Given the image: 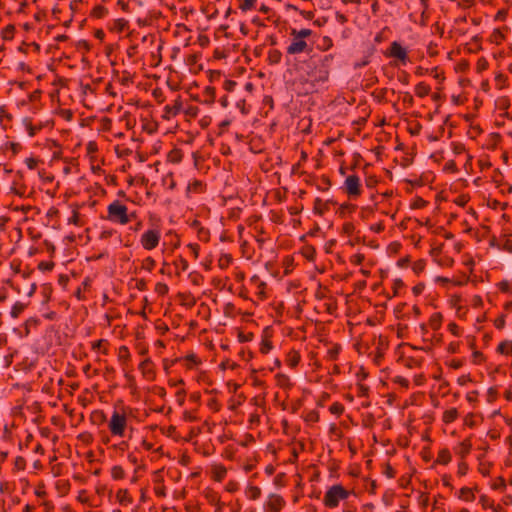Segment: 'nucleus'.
Returning <instances> with one entry per match:
<instances>
[{
	"label": "nucleus",
	"mask_w": 512,
	"mask_h": 512,
	"mask_svg": "<svg viewBox=\"0 0 512 512\" xmlns=\"http://www.w3.org/2000/svg\"><path fill=\"white\" fill-rule=\"evenodd\" d=\"M107 345H108V341L106 339H99L92 343V349L96 350V349L103 348V353L107 354Z\"/></svg>",
	"instance_id": "obj_48"
},
{
	"label": "nucleus",
	"mask_w": 512,
	"mask_h": 512,
	"mask_svg": "<svg viewBox=\"0 0 512 512\" xmlns=\"http://www.w3.org/2000/svg\"><path fill=\"white\" fill-rule=\"evenodd\" d=\"M90 420L95 425H103L107 421L106 414L102 410H95L90 415Z\"/></svg>",
	"instance_id": "obj_17"
},
{
	"label": "nucleus",
	"mask_w": 512,
	"mask_h": 512,
	"mask_svg": "<svg viewBox=\"0 0 512 512\" xmlns=\"http://www.w3.org/2000/svg\"><path fill=\"white\" fill-rule=\"evenodd\" d=\"M329 411L337 416H340L344 412V405L340 402H334L330 407Z\"/></svg>",
	"instance_id": "obj_47"
},
{
	"label": "nucleus",
	"mask_w": 512,
	"mask_h": 512,
	"mask_svg": "<svg viewBox=\"0 0 512 512\" xmlns=\"http://www.w3.org/2000/svg\"><path fill=\"white\" fill-rule=\"evenodd\" d=\"M425 266H426V262L425 260L423 259H419L417 261L414 262L413 266H412V270L416 273V274H419L421 272L424 271L425 269Z\"/></svg>",
	"instance_id": "obj_50"
},
{
	"label": "nucleus",
	"mask_w": 512,
	"mask_h": 512,
	"mask_svg": "<svg viewBox=\"0 0 512 512\" xmlns=\"http://www.w3.org/2000/svg\"><path fill=\"white\" fill-rule=\"evenodd\" d=\"M479 501L484 509L494 508V502L487 495H481Z\"/></svg>",
	"instance_id": "obj_52"
},
{
	"label": "nucleus",
	"mask_w": 512,
	"mask_h": 512,
	"mask_svg": "<svg viewBox=\"0 0 512 512\" xmlns=\"http://www.w3.org/2000/svg\"><path fill=\"white\" fill-rule=\"evenodd\" d=\"M160 238H161L160 230L149 229L142 234V236L140 238V243H141V246L143 247V249L150 251V250L155 249L159 245Z\"/></svg>",
	"instance_id": "obj_5"
},
{
	"label": "nucleus",
	"mask_w": 512,
	"mask_h": 512,
	"mask_svg": "<svg viewBox=\"0 0 512 512\" xmlns=\"http://www.w3.org/2000/svg\"><path fill=\"white\" fill-rule=\"evenodd\" d=\"M349 494V491L346 490L342 485H333L326 491L323 503L328 508H335L339 505L341 500L347 499Z\"/></svg>",
	"instance_id": "obj_3"
},
{
	"label": "nucleus",
	"mask_w": 512,
	"mask_h": 512,
	"mask_svg": "<svg viewBox=\"0 0 512 512\" xmlns=\"http://www.w3.org/2000/svg\"><path fill=\"white\" fill-rule=\"evenodd\" d=\"M312 33L313 32L310 29L304 28V29L297 30V29L293 28L290 31V36L305 40L306 38L310 37L312 35Z\"/></svg>",
	"instance_id": "obj_28"
},
{
	"label": "nucleus",
	"mask_w": 512,
	"mask_h": 512,
	"mask_svg": "<svg viewBox=\"0 0 512 512\" xmlns=\"http://www.w3.org/2000/svg\"><path fill=\"white\" fill-rule=\"evenodd\" d=\"M15 27L12 24L7 25L2 30V37L5 40H11L14 37Z\"/></svg>",
	"instance_id": "obj_46"
},
{
	"label": "nucleus",
	"mask_w": 512,
	"mask_h": 512,
	"mask_svg": "<svg viewBox=\"0 0 512 512\" xmlns=\"http://www.w3.org/2000/svg\"><path fill=\"white\" fill-rule=\"evenodd\" d=\"M336 204H337V202L332 199L323 201L321 198H316L314 200L313 211L315 214H318L319 216H323L326 212H328L330 210L331 205H336Z\"/></svg>",
	"instance_id": "obj_10"
},
{
	"label": "nucleus",
	"mask_w": 512,
	"mask_h": 512,
	"mask_svg": "<svg viewBox=\"0 0 512 512\" xmlns=\"http://www.w3.org/2000/svg\"><path fill=\"white\" fill-rule=\"evenodd\" d=\"M54 268L53 262L42 261L38 264V269L42 271H51Z\"/></svg>",
	"instance_id": "obj_62"
},
{
	"label": "nucleus",
	"mask_w": 512,
	"mask_h": 512,
	"mask_svg": "<svg viewBox=\"0 0 512 512\" xmlns=\"http://www.w3.org/2000/svg\"><path fill=\"white\" fill-rule=\"evenodd\" d=\"M127 24L128 21L123 18L116 19L114 20L112 30L122 32L126 28Z\"/></svg>",
	"instance_id": "obj_43"
},
{
	"label": "nucleus",
	"mask_w": 512,
	"mask_h": 512,
	"mask_svg": "<svg viewBox=\"0 0 512 512\" xmlns=\"http://www.w3.org/2000/svg\"><path fill=\"white\" fill-rule=\"evenodd\" d=\"M257 0H241L239 4V9L243 12H247L256 7Z\"/></svg>",
	"instance_id": "obj_37"
},
{
	"label": "nucleus",
	"mask_w": 512,
	"mask_h": 512,
	"mask_svg": "<svg viewBox=\"0 0 512 512\" xmlns=\"http://www.w3.org/2000/svg\"><path fill=\"white\" fill-rule=\"evenodd\" d=\"M139 370L141 371L142 375L149 379V380H152L154 378V369H153V362L147 358L145 360H143L140 364H139Z\"/></svg>",
	"instance_id": "obj_11"
},
{
	"label": "nucleus",
	"mask_w": 512,
	"mask_h": 512,
	"mask_svg": "<svg viewBox=\"0 0 512 512\" xmlns=\"http://www.w3.org/2000/svg\"><path fill=\"white\" fill-rule=\"evenodd\" d=\"M308 50V43L304 39L292 37L291 43L286 49L287 54L296 55Z\"/></svg>",
	"instance_id": "obj_9"
},
{
	"label": "nucleus",
	"mask_w": 512,
	"mask_h": 512,
	"mask_svg": "<svg viewBox=\"0 0 512 512\" xmlns=\"http://www.w3.org/2000/svg\"><path fill=\"white\" fill-rule=\"evenodd\" d=\"M215 88L212 87V86H207L204 91H203V94L205 96V101L206 102H209V103H213L214 102V99H215Z\"/></svg>",
	"instance_id": "obj_44"
},
{
	"label": "nucleus",
	"mask_w": 512,
	"mask_h": 512,
	"mask_svg": "<svg viewBox=\"0 0 512 512\" xmlns=\"http://www.w3.org/2000/svg\"><path fill=\"white\" fill-rule=\"evenodd\" d=\"M493 490H504L506 488L505 479L499 476L496 481L491 485Z\"/></svg>",
	"instance_id": "obj_53"
},
{
	"label": "nucleus",
	"mask_w": 512,
	"mask_h": 512,
	"mask_svg": "<svg viewBox=\"0 0 512 512\" xmlns=\"http://www.w3.org/2000/svg\"><path fill=\"white\" fill-rule=\"evenodd\" d=\"M468 469H469L468 464H467L465 461H462V462H460V463L458 464V470H457V473H458V475H460V476H464V475H466V474H467Z\"/></svg>",
	"instance_id": "obj_63"
},
{
	"label": "nucleus",
	"mask_w": 512,
	"mask_h": 512,
	"mask_svg": "<svg viewBox=\"0 0 512 512\" xmlns=\"http://www.w3.org/2000/svg\"><path fill=\"white\" fill-rule=\"evenodd\" d=\"M208 502L212 505L217 506V510H221L223 507V503H221L219 496L214 492H208L205 495Z\"/></svg>",
	"instance_id": "obj_32"
},
{
	"label": "nucleus",
	"mask_w": 512,
	"mask_h": 512,
	"mask_svg": "<svg viewBox=\"0 0 512 512\" xmlns=\"http://www.w3.org/2000/svg\"><path fill=\"white\" fill-rule=\"evenodd\" d=\"M182 109V101L181 98L178 97L172 105H166L165 110V117L169 119L170 117L176 116Z\"/></svg>",
	"instance_id": "obj_12"
},
{
	"label": "nucleus",
	"mask_w": 512,
	"mask_h": 512,
	"mask_svg": "<svg viewBox=\"0 0 512 512\" xmlns=\"http://www.w3.org/2000/svg\"><path fill=\"white\" fill-rule=\"evenodd\" d=\"M301 355L298 350L292 349L290 350L287 355L285 362L290 368H296L298 364L300 363Z\"/></svg>",
	"instance_id": "obj_14"
},
{
	"label": "nucleus",
	"mask_w": 512,
	"mask_h": 512,
	"mask_svg": "<svg viewBox=\"0 0 512 512\" xmlns=\"http://www.w3.org/2000/svg\"><path fill=\"white\" fill-rule=\"evenodd\" d=\"M272 341L268 337H264L260 344V352L267 354L272 349Z\"/></svg>",
	"instance_id": "obj_42"
},
{
	"label": "nucleus",
	"mask_w": 512,
	"mask_h": 512,
	"mask_svg": "<svg viewBox=\"0 0 512 512\" xmlns=\"http://www.w3.org/2000/svg\"><path fill=\"white\" fill-rule=\"evenodd\" d=\"M357 395L359 397H368L369 395V387L362 383H357Z\"/></svg>",
	"instance_id": "obj_54"
},
{
	"label": "nucleus",
	"mask_w": 512,
	"mask_h": 512,
	"mask_svg": "<svg viewBox=\"0 0 512 512\" xmlns=\"http://www.w3.org/2000/svg\"><path fill=\"white\" fill-rule=\"evenodd\" d=\"M276 384L280 388L290 389L292 387V383L290 378L283 373H278L275 375Z\"/></svg>",
	"instance_id": "obj_18"
},
{
	"label": "nucleus",
	"mask_w": 512,
	"mask_h": 512,
	"mask_svg": "<svg viewBox=\"0 0 512 512\" xmlns=\"http://www.w3.org/2000/svg\"><path fill=\"white\" fill-rule=\"evenodd\" d=\"M237 85V82L234 80L226 79L223 83V88L227 92H231L234 90L235 86Z\"/></svg>",
	"instance_id": "obj_59"
},
{
	"label": "nucleus",
	"mask_w": 512,
	"mask_h": 512,
	"mask_svg": "<svg viewBox=\"0 0 512 512\" xmlns=\"http://www.w3.org/2000/svg\"><path fill=\"white\" fill-rule=\"evenodd\" d=\"M205 190V184L201 180H193L190 182L186 189V194L189 197L191 193L200 194Z\"/></svg>",
	"instance_id": "obj_15"
},
{
	"label": "nucleus",
	"mask_w": 512,
	"mask_h": 512,
	"mask_svg": "<svg viewBox=\"0 0 512 512\" xmlns=\"http://www.w3.org/2000/svg\"><path fill=\"white\" fill-rule=\"evenodd\" d=\"M246 496L251 500H257L261 496V489L258 486L249 485L245 491Z\"/></svg>",
	"instance_id": "obj_27"
},
{
	"label": "nucleus",
	"mask_w": 512,
	"mask_h": 512,
	"mask_svg": "<svg viewBox=\"0 0 512 512\" xmlns=\"http://www.w3.org/2000/svg\"><path fill=\"white\" fill-rule=\"evenodd\" d=\"M344 188L346 193L351 198H357L361 195L360 178L353 174L349 175L344 181Z\"/></svg>",
	"instance_id": "obj_6"
},
{
	"label": "nucleus",
	"mask_w": 512,
	"mask_h": 512,
	"mask_svg": "<svg viewBox=\"0 0 512 512\" xmlns=\"http://www.w3.org/2000/svg\"><path fill=\"white\" fill-rule=\"evenodd\" d=\"M231 261H232L231 255L225 254L218 261L219 267L224 269V268L228 267V265L231 263Z\"/></svg>",
	"instance_id": "obj_56"
},
{
	"label": "nucleus",
	"mask_w": 512,
	"mask_h": 512,
	"mask_svg": "<svg viewBox=\"0 0 512 512\" xmlns=\"http://www.w3.org/2000/svg\"><path fill=\"white\" fill-rule=\"evenodd\" d=\"M23 123H24V125H25V127H26V129H27V131H28V135H29L30 137H34V136H35V134H36V132H37L38 130H40V127H35V126L32 124V122H31V120H30L29 118H25V119L23 120Z\"/></svg>",
	"instance_id": "obj_41"
},
{
	"label": "nucleus",
	"mask_w": 512,
	"mask_h": 512,
	"mask_svg": "<svg viewBox=\"0 0 512 512\" xmlns=\"http://www.w3.org/2000/svg\"><path fill=\"white\" fill-rule=\"evenodd\" d=\"M285 503L286 502L281 495L272 493L268 496V500L265 503V509L269 512H280L285 506Z\"/></svg>",
	"instance_id": "obj_8"
},
{
	"label": "nucleus",
	"mask_w": 512,
	"mask_h": 512,
	"mask_svg": "<svg viewBox=\"0 0 512 512\" xmlns=\"http://www.w3.org/2000/svg\"><path fill=\"white\" fill-rule=\"evenodd\" d=\"M208 407L212 409L214 412H218L221 408L220 403L217 401L216 398H212L208 401Z\"/></svg>",
	"instance_id": "obj_64"
},
{
	"label": "nucleus",
	"mask_w": 512,
	"mask_h": 512,
	"mask_svg": "<svg viewBox=\"0 0 512 512\" xmlns=\"http://www.w3.org/2000/svg\"><path fill=\"white\" fill-rule=\"evenodd\" d=\"M472 443L469 439H465L458 444L455 448V453L461 457V459H465L466 456L471 452Z\"/></svg>",
	"instance_id": "obj_13"
},
{
	"label": "nucleus",
	"mask_w": 512,
	"mask_h": 512,
	"mask_svg": "<svg viewBox=\"0 0 512 512\" xmlns=\"http://www.w3.org/2000/svg\"><path fill=\"white\" fill-rule=\"evenodd\" d=\"M443 316L440 312H435L429 319V326L432 330H438L441 327Z\"/></svg>",
	"instance_id": "obj_22"
},
{
	"label": "nucleus",
	"mask_w": 512,
	"mask_h": 512,
	"mask_svg": "<svg viewBox=\"0 0 512 512\" xmlns=\"http://www.w3.org/2000/svg\"><path fill=\"white\" fill-rule=\"evenodd\" d=\"M457 417H458L457 409L451 408V409L444 411L442 420L444 423L449 424V423L454 422L457 419Z\"/></svg>",
	"instance_id": "obj_26"
},
{
	"label": "nucleus",
	"mask_w": 512,
	"mask_h": 512,
	"mask_svg": "<svg viewBox=\"0 0 512 512\" xmlns=\"http://www.w3.org/2000/svg\"><path fill=\"white\" fill-rule=\"evenodd\" d=\"M459 499L472 502L475 499V495L473 493V489L469 487H463L459 491Z\"/></svg>",
	"instance_id": "obj_24"
},
{
	"label": "nucleus",
	"mask_w": 512,
	"mask_h": 512,
	"mask_svg": "<svg viewBox=\"0 0 512 512\" xmlns=\"http://www.w3.org/2000/svg\"><path fill=\"white\" fill-rule=\"evenodd\" d=\"M282 53L278 49H271L268 51L267 61L270 65H276L281 62Z\"/></svg>",
	"instance_id": "obj_20"
},
{
	"label": "nucleus",
	"mask_w": 512,
	"mask_h": 512,
	"mask_svg": "<svg viewBox=\"0 0 512 512\" xmlns=\"http://www.w3.org/2000/svg\"><path fill=\"white\" fill-rule=\"evenodd\" d=\"M127 428V417L125 413L114 411L109 422L108 429L112 436L124 437Z\"/></svg>",
	"instance_id": "obj_4"
},
{
	"label": "nucleus",
	"mask_w": 512,
	"mask_h": 512,
	"mask_svg": "<svg viewBox=\"0 0 512 512\" xmlns=\"http://www.w3.org/2000/svg\"><path fill=\"white\" fill-rule=\"evenodd\" d=\"M169 291L167 284L158 282L155 285V292L160 296H165Z\"/></svg>",
	"instance_id": "obj_51"
},
{
	"label": "nucleus",
	"mask_w": 512,
	"mask_h": 512,
	"mask_svg": "<svg viewBox=\"0 0 512 512\" xmlns=\"http://www.w3.org/2000/svg\"><path fill=\"white\" fill-rule=\"evenodd\" d=\"M430 91V86L425 82H420L415 86V94L420 98L427 96L430 93Z\"/></svg>",
	"instance_id": "obj_25"
},
{
	"label": "nucleus",
	"mask_w": 512,
	"mask_h": 512,
	"mask_svg": "<svg viewBox=\"0 0 512 512\" xmlns=\"http://www.w3.org/2000/svg\"><path fill=\"white\" fill-rule=\"evenodd\" d=\"M91 286V280L89 277H86L83 282L81 283V286L77 288L74 295L78 300H84L85 296L83 295V291H86Z\"/></svg>",
	"instance_id": "obj_21"
},
{
	"label": "nucleus",
	"mask_w": 512,
	"mask_h": 512,
	"mask_svg": "<svg viewBox=\"0 0 512 512\" xmlns=\"http://www.w3.org/2000/svg\"><path fill=\"white\" fill-rule=\"evenodd\" d=\"M303 255L308 259V260H314L315 258V255H316V250L313 246H306L304 247L303 249Z\"/></svg>",
	"instance_id": "obj_55"
},
{
	"label": "nucleus",
	"mask_w": 512,
	"mask_h": 512,
	"mask_svg": "<svg viewBox=\"0 0 512 512\" xmlns=\"http://www.w3.org/2000/svg\"><path fill=\"white\" fill-rule=\"evenodd\" d=\"M451 461V453L449 449L443 448L438 452L435 463L447 465Z\"/></svg>",
	"instance_id": "obj_19"
},
{
	"label": "nucleus",
	"mask_w": 512,
	"mask_h": 512,
	"mask_svg": "<svg viewBox=\"0 0 512 512\" xmlns=\"http://www.w3.org/2000/svg\"><path fill=\"white\" fill-rule=\"evenodd\" d=\"M365 256L361 253H357L350 258V262L354 265H360L364 261Z\"/></svg>",
	"instance_id": "obj_60"
},
{
	"label": "nucleus",
	"mask_w": 512,
	"mask_h": 512,
	"mask_svg": "<svg viewBox=\"0 0 512 512\" xmlns=\"http://www.w3.org/2000/svg\"><path fill=\"white\" fill-rule=\"evenodd\" d=\"M341 351V345L340 344H333L331 348L327 351V359L330 361H335L338 359L339 353Z\"/></svg>",
	"instance_id": "obj_30"
},
{
	"label": "nucleus",
	"mask_w": 512,
	"mask_h": 512,
	"mask_svg": "<svg viewBox=\"0 0 512 512\" xmlns=\"http://www.w3.org/2000/svg\"><path fill=\"white\" fill-rule=\"evenodd\" d=\"M496 351L502 355H512V340L502 341Z\"/></svg>",
	"instance_id": "obj_23"
},
{
	"label": "nucleus",
	"mask_w": 512,
	"mask_h": 512,
	"mask_svg": "<svg viewBox=\"0 0 512 512\" xmlns=\"http://www.w3.org/2000/svg\"><path fill=\"white\" fill-rule=\"evenodd\" d=\"M331 186V180L328 176L322 175L320 178V182L316 184L318 190L326 191Z\"/></svg>",
	"instance_id": "obj_39"
},
{
	"label": "nucleus",
	"mask_w": 512,
	"mask_h": 512,
	"mask_svg": "<svg viewBox=\"0 0 512 512\" xmlns=\"http://www.w3.org/2000/svg\"><path fill=\"white\" fill-rule=\"evenodd\" d=\"M354 230L355 226L352 222H345L342 226V231L347 235L353 234Z\"/></svg>",
	"instance_id": "obj_58"
},
{
	"label": "nucleus",
	"mask_w": 512,
	"mask_h": 512,
	"mask_svg": "<svg viewBox=\"0 0 512 512\" xmlns=\"http://www.w3.org/2000/svg\"><path fill=\"white\" fill-rule=\"evenodd\" d=\"M130 351L128 349L127 346L125 345H122L119 347V351H118V359L119 361H122V362H128L130 360Z\"/></svg>",
	"instance_id": "obj_36"
},
{
	"label": "nucleus",
	"mask_w": 512,
	"mask_h": 512,
	"mask_svg": "<svg viewBox=\"0 0 512 512\" xmlns=\"http://www.w3.org/2000/svg\"><path fill=\"white\" fill-rule=\"evenodd\" d=\"M125 471L123 469L122 466L120 465H115L111 468V477L114 479V480H121V479H124L125 478Z\"/></svg>",
	"instance_id": "obj_34"
},
{
	"label": "nucleus",
	"mask_w": 512,
	"mask_h": 512,
	"mask_svg": "<svg viewBox=\"0 0 512 512\" xmlns=\"http://www.w3.org/2000/svg\"><path fill=\"white\" fill-rule=\"evenodd\" d=\"M116 498L118 502L124 506H128L133 502V499L127 489H119L116 493Z\"/></svg>",
	"instance_id": "obj_16"
},
{
	"label": "nucleus",
	"mask_w": 512,
	"mask_h": 512,
	"mask_svg": "<svg viewBox=\"0 0 512 512\" xmlns=\"http://www.w3.org/2000/svg\"><path fill=\"white\" fill-rule=\"evenodd\" d=\"M333 60L334 56L332 54L321 56L314 54L305 62L307 68V83L312 88L328 81Z\"/></svg>",
	"instance_id": "obj_1"
},
{
	"label": "nucleus",
	"mask_w": 512,
	"mask_h": 512,
	"mask_svg": "<svg viewBox=\"0 0 512 512\" xmlns=\"http://www.w3.org/2000/svg\"><path fill=\"white\" fill-rule=\"evenodd\" d=\"M107 219L125 225L131 221V216L128 214V208L119 200H115L107 207Z\"/></svg>",
	"instance_id": "obj_2"
},
{
	"label": "nucleus",
	"mask_w": 512,
	"mask_h": 512,
	"mask_svg": "<svg viewBox=\"0 0 512 512\" xmlns=\"http://www.w3.org/2000/svg\"><path fill=\"white\" fill-rule=\"evenodd\" d=\"M505 39V35L503 31L499 28H496L493 30L492 34L490 35V41L492 43H495L496 45H500Z\"/></svg>",
	"instance_id": "obj_29"
},
{
	"label": "nucleus",
	"mask_w": 512,
	"mask_h": 512,
	"mask_svg": "<svg viewBox=\"0 0 512 512\" xmlns=\"http://www.w3.org/2000/svg\"><path fill=\"white\" fill-rule=\"evenodd\" d=\"M155 265V260L152 257L148 256L142 262V269L151 272L154 269Z\"/></svg>",
	"instance_id": "obj_49"
},
{
	"label": "nucleus",
	"mask_w": 512,
	"mask_h": 512,
	"mask_svg": "<svg viewBox=\"0 0 512 512\" xmlns=\"http://www.w3.org/2000/svg\"><path fill=\"white\" fill-rule=\"evenodd\" d=\"M226 473V468L223 465H218L214 468V479L220 482L225 478Z\"/></svg>",
	"instance_id": "obj_40"
},
{
	"label": "nucleus",
	"mask_w": 512,
	"mask_h": 512,
	"mask_svg": "<svg viewBox=\"0 0 512 512\" xmlns=\"http://www.w3.org/2000/svg\"><path fill=\"white\" fill-rule=\"evenodd\" d=\"M485 357L484 354L478 350L473 351L472 353V361L474 364H481L484 362Z\"/></svg>",
	"instance_id": "obj_57"
},
{
	"label": "nucleus",
	"mask_w": 512,
	"mask_h": 512,
	"mask_svg": "<svg viewBox=\"0 0 512 512\" xmlns=\"http://www.w3.org/2000/svg\"><path fill=\"white\" fill-rule=\"evenodd\" d=\"M387 56L396 58L400 60L403 64H405L408 60V54L406 49L403 48L402 45L397 41H393L390 44Z\"/></svg>",
	"instance_id": "obj_7"
},
{
	"label": "nucleus",
	"mask_w": 512,
	"mask_h": 512,
	"mask_svg": "<svg viewBox=\"0 0 512 512\" xmlns=\"http://www.w3.org/2000/svg\"><path fill=\"white\" fill-rule=\"evenodd\" d=\"M356 210V205L351 203H343L339 207V215L344 217L347 213H352Z\"/></svg>",
	"instance_id": "obj_38"
},
{
	"label": "nucleus",
	"mask_w": 512,
	"mask_h": 512,
	"mask_svg": "<svg viewBox=\"0 0 512 512\" xmlns=\"http://www.w3.org/2000/svg\"><path fill=\"white\" fill-rule=\"evenodd\" d=\"M491 464L490 463H480L478 467V471L483 475L487 476L490 473Z\"/></svg>",
	"instance_id": "obj_61"
},
{
	"label": "nucleus",
	"mask_w": 512,
	"mask_h": 512,
	"mask_svg": "<svg viewBox=\"0 0 512 512\" xmlns=\"http://www.w3.org/2000/svg\"><path fill=\"white\" fill-rule=\"evenodd\" d=\"M108 14V9L103 5L95 6L91 11V16L97 19L103 18Z\"/></svg>",
	"instance_id": "obj_33"
},
{
	"label": "nucleus",
	"mask_w": 512,
	"mask_h": 512,
	"mask_svg": "<svg viewBox=\"0 0 512 512\" xmlns=\"http://www.w3.org/2000/svg\"><path fill=\"white\" fill-rule=\"evenodd\" d=\"M168 161L171 162V163H180L182 161V151L180 149H172L169 153H168Z\"/></svg>",
	"instance_id": "obj_31"
},
{
	"label": "nucleus",
	"mask_w": 512,
	"mask_h": 512,
	"mask_svg": "<svg viewBox=\"0 0 512 512\" xmlns=\"http://www.w3.org/2000/svg\"><path fill=\"white\" fill-rule=\"evenodd\" d=\"M174 266L180 270V271H186L188 269V262L187 260L182 257V256H179L174 262H173Z\"/></svg>",
	"instance_id": "obj_45"
},
{
	"label": "nucleus",
	"mask_w": 512,
	"mask_h": 512,
	"mask_svg": "<svg viewBox=\"0 0 512 512\" xmlns=\"http://www.w3.org/2000/svg\"><path fill=\"white\" fill-rule=\"evenodd\" d=\"M26 308V304L22 303V302H16L13 306H12V309H11V317L12 318H18L19 315L24 311V309Z\"/></svg>",
	"instance_id": "obj_35"
}]
</instances>
